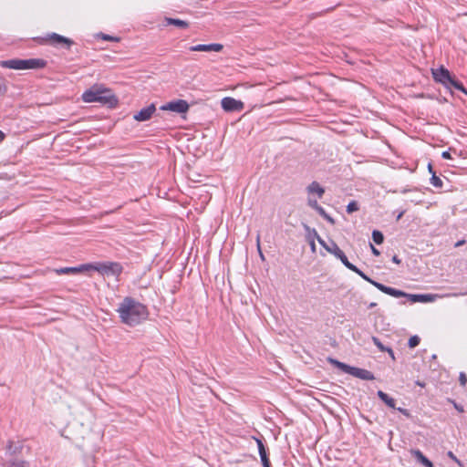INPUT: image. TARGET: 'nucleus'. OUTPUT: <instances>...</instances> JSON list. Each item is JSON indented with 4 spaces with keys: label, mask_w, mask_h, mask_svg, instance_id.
<instances>
[{
    "label": "nucleus",
    "mask_w": 467,
    "mask_h": 467,
    "mask_svg": "<svg viewBox=\"0 0 467 467\" xmlns=\"http://www.w3.org/2000/svg\"><path fill=\"white\" fill-rule=\"evenodd\" d=\"M88 265H81L78 267L59 268V269H57L56 272L58 275H77V274H79V273H82V272L88 271Z\"/></svg>",
    "instance_id": "nucleus-16"
},
{
    "label": "nucleus",
    "mask_w": 467,
    "mask_h": 467,
    "mask_svg": "<svg viewBox=\"0 0 467 467\" xmlns=\"http://www.w3.org/2000/svg\"><path fill=\"white\" fill-rule=\"evenodd\" d=\"M7 91V87L4 82L0 81V95H5Z\"/></svg>",
    "instance_id": "nucleus-35"
},
{
    "label": "nucleus",
    "mask_w": 467,
    "mask_h": 467,
    "mask_svg": "<svg viewBox=\"0 0 467 467\" xmlns=\"http://www.w3.org/2000/svg\"><path fill=\"white\" fill-rule=\"evenodd\" d=\"M387 352L389 353L392 359H395L394 352L390 348H387Z\"/></svg>",
    "instance_id": "nucleus-41"
},
{
    "label": "nucleus",
    "mask_w": 467,
    "mask_h": 467,
    "mask_svg": "<svg viewBox=\"0 0 467 467\" xmlns=\"http://www.w3.org/2000/svg\"><path fill=\"white\" fill-rule=\"evenodd\" d=\"M412 455L425 467H433V463L420 451H412Z\"/></svg>",
    "instance_id": "nucleus-17"
},
{
    "label": "nucleus",
    "mask_w": 467,
    "mask_h": 467,
    "mask_svg": "<svg viewBox=\"0 0 467 467\" xmlns=\"http://www.w3.org/2000/svg\"><path fill=\"white\" fill-rule=\"evenodd\" d=\"M260 458H261V462H262L263 467L270 466V461H269V458H268L267 455L262 456Z\"/></svg>",
    "instance_id": "nucleus-32"
},
{
    "label": "nucleus",
    "mask_w": 467,
    "mask_h": 467,
    "mask_svg": "<svg viewBox=\"0 0 467 467\" xmlns=\"http://www.w3.org/2000/svg\"><path fill=\"white\" fill-rule=\"evenodd\" d=\"M22 449V444L20 442H14L9 441L8 445L6 447L7 452H9L11 455H15L18 452H20Z\"/></svg>",
    "instance_id": "nucleus-22"
},
{
    "label": "nucleus",
    "mask_w": 467,
    "mask_h": 467,
    "mask_svg": "<svg viewBox=\"0 0 467 467\" xmlns=\"http://www.w3.org/2000/svg\"><path fill=\"white\" fill-rule=\"evenodd\" d=\"M359 209V206H358V202L356 201H351L348 205H347V212L348 213H352L356 211H358Z\"/></svg>",
    "instance_id": "nucleus-26"
},
{
    "label": "nucleus",
    "mask_w": 467,
    "mask_h": 467,
    "mask_svg": "<svg viewBox=\"0 0 467 467\" xmlns=\"http://www.w3.org/2000/svg\"><path fill=\"white\" fill-rule=\"evenodd\" d=\"M348 269L355 272L356 274H358L360 277H362L364 280L368 281V283H370L371 285H373L375 287H377L379 291L387 294V295H389L391 296H394V297H400V296H404L405 295V292L401 291V290H398L396 288H393V287H390V286H387L381 283H379V282H376L374 280H372L371 278H369L366 274H364L360 269H358L356 265H354L353 264L350 265V267H348Z\"/></svg>",
    "instance_id": "nucleus-5"
},
{
    "label": "nucleus",
    "mask_w": 467,
    "mask_h": 467,
    "mask_svg": "<svg viewBox=\"0 0 467 467\" xmlns=\"http://www.w3.org/2000/svg\"><path fill=\"white\" fill-rule=\"evenodd\" d=\"M432 75H433L434 79L437 82H441L445 87H447V85L449 84V82L451 81V79L452 78L451 76V73L449 72V70H447L443 67H441L436 70H432Z\"/></svg>",
    "instance_id": "nucleus-12"
},
{
    "label": "nucleus",
    "mask_w": 467,
    "mask_h": 467,
    "mask_svg": "<svg viewBox=\"0 0 467 467\" xmlns=\"http://www.w3.org/2000/svg\"><path fill=\"white\" fill-rule=\"evenodd\" d=\"M400 297H407V298H409V300L411 303H417V302L428 303V302H432L434 300V296L429 295V294L412 295V294L405 293L404 296H400Z\"/></svg>",
    "instance_id": "nucleus-15"
},
{
    "label": "nucleus",
    "mask_w": 467,
    "mask_h": 467,
    "mask_svg": "<svg viewBox=\"0 0 467 467\" xmlns=\"http://www.w3.org/2000/svg\"><path fill=\"white\" fill-rule=\"evenodd\" d=\"M417 384H418L419 386H421V387H423V386H424V383H421V382H420V381H417Z\"/></svg>",
    "instance_id": "nucleus-51"
},
{
    "label": "nucleus",
    "mask_w": 467,
    "mask_h": 467,
    "mask_svg": "<svg viewBox=\"0 0 467 467\" xmlns=\"http://www.w3.org/2000/svg\"><path fill=\"white\" fill-rule=\"evenodd\" d=\"M47 65V62L40 58H30V59H9L3 60L0 62V66L5 68H11L16 70L24 69H36L43 68Z\"/></svg>",
    "instance_id": "nucleus-3"
},
{
    "label": "nucleus",
    "mask_w": 467,
    "mask_h": 467,
    "mask_svg": "<svg viewBox=\"0 0 467 467\" xmlns=\"http://www.w3.org/2000/svg\"><path fill=\"white\" fill-rule=\"evenodd\" d=\"M313 235H314V238H316L317 240V242L325 248V246H328L325 241L318 235L317 232L313 229Z\"/></svg>",
    "instance_id": "nucleus-30"
},
{
    "label": "nucleus",
    "mask_w": 467,
    "mask_h": 467,
    "mask_svg": "<svg viewBox=\"0 0 467 467\" xmlns=\"http://www.w3.org/2000/svg\"><path fill=\"white\" fill-rule=\"evenodd\" d=\"M319 215H321L323 218L327 214L326 213V211L324 210L323 207H321L320 205L318 206V208L316 210Z\"/></svg>",
    "instance_id": "nucleus-36"
},
{
    "label": "nucleus",
    "mask_w": 467,
    "mask_h": 467,
    "mask_svg": "<svg viewBox=\"0 0 467 467\" xmlns=\"http://www.w3.org/2000/svg\"><path fill=\"white\" fill-rule=\"evenodd\" d=\"M446 88H454L455 89H458V90L467 94V90L463 87L462 83L457 81L453 78H451V81L449 82V84L447 85Z\"/></svg>",
    "instance_id": "nucleus-23"
},
{
    "label": "nucleus",
    "mask_w": 467,
    "mask_h": 467,
    "mask_svg": "<svg viewBox=\"0 0 467 467\" xmlns=\"http://www.w3.org/2000/svg\"><path fill=\"white\" fill-rule=\"evenodd\" d=\"M372 341L373 343L378 347V348L380 350V351H387V347H385L381 342L380 340L376 337H372Z\"/></svg>",
    "instance_id": "nucleus-29"
},
{
    "label": "nucleus",
    "mask_w": 467,
    "mask_h": 467,
    "mask_svg": "<svg viewBox=\"0 0 467 467\" xmlns=\"http://www.w3.org/2000/svg\"><path fill=\"white\" fill-rule=\"evenodd\" d=\"M307 202H308V205L311 208L315 209V210H317L318 208V206H319V204L317 203V200H313L311 198H308Z\"/></svg>",
    "instance_id": "nucleus-31"
},
{
    "label": "nucleus",
    "mask_w": 467,
    "mask_h": 467,
    "mask_svg": "<svg viewBox=\"0 0 467 467\" xmlns=\"http://www.w3.org/2000/svg\"><path fill=\"white\" fill-rule=\"evenodd\" d=\"M325 249L338 258L347 268L350 267L351 263L335 242L331 241L330 246H325Z\"/></svg>",
    "instance_id": "nucleus-11"
},
{
    "label": "nucleus",
    "mask_w": 467,
    "mask_h": 467,
    "mask_svg": "<svg viewBox=\"0 0 467 467\" xmlns=\"http://www.w3.org/2000/svg\"><path fill=\"white\" fill-rule=\"evenodd\" d=\"M464 243H465V241H464V240H460V241H458V242L455 244V246H456V247H459V246L462 245Z\"/></svg>",
    "instance_id": "nucleus-45"
},
{
    "label": "nucleus",
    "mask_w": 467,
    "mask_h": 467,
    "mask_svg": "<svg viewBox=\"0 0 467 467\" xmlns=\"http://www.w3.org/2000/svg\"><path fill=\"white\" fill-rule=\"evenodd\" d=\"M441 157L445 160L451 159V153L449 151H443L441 153Z\"/></svg>",
    "instance_id": "nucleus-39"
},
{
    "label": "nucleus",
    "mask_w": 467,
    "mask_h": 467,
    "mask_svg": "<svg viewBox=\"0 0 467 467\" xmlns=\"http://www.w3.org/2000/svg\"><path fill=\"white\" fill-rule=\"evenodd\" d=\"M2 467H29V463L24 460L14 459L5 462Z\"/></svg>",
    "instance_id": "nucleus-21"
},
{
    "label": "nucleus",
    "mask_w": 467,
    "mask_h": 467,
    "mask_svg": "<svg viewBox=\"0 0 467 467\" xmlns=\"http://www.w3.org/2000/svg\"><path fill=\"white\" fill-rule=\"evenodd\" d=\"M223 48V46L222 44H200V45H196V46H192L190 47V50L191 51H202V52H211V51H214V52H220L222 51Z\"/></svg>",
    "instance_id": "nucleus-14"
},
{
    "label": "nucleus",
    "mask_w": 467,
    "mask_h": 467,
    "mask_svg": "<svg viewBox=\"0 0 467 467\" xmlns=\"http://www.w3.org/2000/svg\"><path fill=\"white\" fill-rule=\"evenodd\" d=\"M256 443L258 446V451H259L260 457L267 455L265 445L262 442V441L259 439H256Z\"/></svg>",
    "instance_id": "nucleus-28"
},
{
    "label": "nucleus",
    "mask_w": 467,
    "mask_h": 467,
    "mask_svg": "<svg viewBox=\"0 0 467 467\" xmlns=\"http://www.w3.org/2000/svg\"><path fill=\"white\" fill-rule=\"evenodd\" d=\"M307 192L308 193L317 194L318 198H322L325 189L318 182H313L307 186Z\"/></svg>",
    "instance_id": "nucleus-18"
},
{
    "label": "nucleus",
    "mask_w": 467,
    "mask_h": 467,
    "mask_svg": "<svg viewBox=\"0 0 467 467\" xmlns=\"http://www.w3.org/2000/svg\"><path fill=\"white\" fill-rule=\"evenodd\" d=\"M392 261L395 263V264H400V259L397 256V255H394L392 257Z\"/></svg>",
    "instance_id": "nucleus-43"
},
{
    "label": "nucleus",
    "mask_w": 467,
    "mask_h": 467,
    "mask_svg": "<svg viewBox=\"0 0 467 467\" xmlns=\"http://www.w3.org/2000/svg\"><path fill=\"white\" fill-rule=\"evenodd\" d=\"M372 239L377 244H380L384 241L383 234L380 231L374 230L372 232Z\"/></svg>",
    "instance_id": "nucleus-24"
},
{
    "label": "nucleus",
    "mask_w": 467,
    "mask_h": 467,
    "mask_svg": "<svg viewBox=\"0 0 467 467\" xmlns=\"http://www.w3.org/2000/svg\"><path fill=\"white\" fill-rule=\"evenodd\" d=\"M324 219H326L327 222H329V223H332V224L335 223V222H334V219H333L331 216H329L328 214H327V215L324 217Z\"/></svg>",
    "instance_id": "nucleus-40"
},
{
    "label": "nucleus",
    "mask_w": 467,
    "mask_h": 467,
    "mask_svg": "<svg viewBox=\"0 0 467 467\" xmlns=\"http://www.w3.org/2000/svg\"><path fill=\"white\" fill-rule=\"evenodd\" d=\"M376 306H377L376 303H370L369 306H368V308H373Z\"/></svg>",
    "instance_id": "nucleus-49"
},
{
    "label": "nucleus",
    "mask_w": 467,
    "mask_h": 467,
    "mask_svg": "<svg viewBox=\"0 0 467 467\" xmlns=\"http://www.w3.org/2000/svg\"><path fill=\"white\" fill-rule=\"evenodd\" d=\"M5 139V134L3 131L0 130V142L3 141Z\"/></svg>",
    "instance_id": "nucleus-46"
},
{
    "label": "nucleus",
    "mask_w": 467,
    "mask_h": 467,
    "mask_svg": "<svg viewBox=\"0 0 467 467\" xmlns=\"http://www.w3.org/2000/svg\"><path fill=\"white\" fill-rule=\"evenodd\" d=\"M39 43H41V44L48 43L55 47L64 46L67 49H69L70 47L74 44V41L72 39L63 36L59 34L51 33V34H48L46 37L41 38L39 40Z\"/></svg>",
    "instance_id": "nucleus-8"
},
{
    "label": "nucleus",
    "mask_w": 467,
    "mask_h": 467,
    "mask_svg": "<svg viewBox=\"0 0 467 467\" xmlns=\"http://www.w3.org/2000/svg\"><path fill=\"white\" fill-rule=\"evenodd\" d=\"M103 38H104V39H112V38H111L110 36H104V37H103Z\"/></svg>",
    "instance_id": "nucleus-52"
},
{
    "label": "nucleus",
    "mask_w": 467,
    "mask_h": 467,
    "mask_svg": "<svg viewBox=\"0 0 467 467\" xmlns=\"http://www.w3.org/2000/svg\"><path fill=\"white\" fill-rule=\"evenodd\" d=\"M190 109L188 102L184 99H177L162 105L160 109L171 110L179 114L186 113Z\"/></svg>",
    "instance_id": "nucleus-9"
},
{
    "label": "nucleus",
    "mask_w": 467,
    "mask_h": 467,
    "mask_svg": "<svg viewBox=\"0 0 467 467\" xmlns=\"http://www.w3.org/2000/svg\"><path fill=\"white\" fill-rule=\"evenodd\" d=\"M431 183L436 188H441L443 185L441 179L438 177L435 172H432Z\"/></svg>",
    "instance_id": "nucleus-25"
},
{
    "label": "nucleus",
    "mask_w": 467,
    "mask_h": 467,
    "mask_svg": "<svg viewBox=\"0 0 467 467\" xmlns=\"http://www.w3.org/2000/svg\"><path fill=\"white\" fill-rule=\"evenodd\" d=\"M67 431L71 435L70 439L78 443L89 433V428L83 423L78 425L77 422H73L68 425Z\"/></svg>",
    "instance_id": "nucleus-7"
},
{
    "label": "nucleus",
    "mask_w": 467,
    "mask_h": 467,
    "mask_svg": "<svg viewBox=\"0 0 467 467\" xmlns=\"http://www.w3.org/2000/svg\"><path fill=\"white\" fill-rule=\"evenodd\" d=\"M221 106L227 112L241 111L244 107L241 100L231 97L223 98L221 101Z\"/></svg>",
    "instance_id": "nucleus-10"
},
{
    "label": "nucleus",
    "mask_w": 467,
    "mask_h": 467,
    "mask_svg": "<svg viewBox=\"0 0 467 467\" xmlns=\"http://www.w3.org/2000/svg\"><path fill=\"white\" fill-rule=\"evenodd\" d=\"M327 361L330 364L337 367V368L341 369L343 372L348 373V374H349L353 377H356L358 379H360L363 380H373L375 379L373 373L365 368L351 367L346 363H343V362L338 361L332 358H328Z\"/></svg>",
    "instance_id": "nucleus-4"
},
{
    "label": "nucleus",
    "mask_w": 467,
    "mask_h": 467,
    "mask_svg": "<svg viewBox=\"0 0 467 467\" xmlns=\"http://www.w3.org/2000/svg\"><path fill=\"white\" fill-rule=\"evenodd\" d=\"M165 22L167 25H172L180 28H187L189 26V23L187 21L177 18L165 17Z\"/></svg>",
    "instance_id": "nucleus-20"
},
{
    "label": "nucleus",
    "mask_w": 467,
    "mask_h": 467,
    "mask_svg": "<svg viewBox=\"0 0 467 467\" xmlns=\"http://www.w3.org/2000/svg\"><path fill=\"white\" fill-rule=\"evenodd\" d=\"M459 381H460V384H461L462 386H465V385H466V382H467V377H466V375H465L463 372H462V373L460 374Z\"/></svg>",
    "instance_id": "nucleus-33"
},
{
    "label": "nucleus",
    "mask_w": 467,
    "mask_h": 467,
    "mask_svg": "<svg viewBox=\"0 0 467 467\" xmlns=\"http://www.w3.org/2000/svg\"><path fill=\"white\" fill-rule=\"evenodd\" d=\"M82 99L87 103L98 102L103 105L114 107L118 103L112 91L101 84L93 85L82 94Z\"/></svg>",
    "instance_id": "nucleus-2"
},
{
    "label": "nucleus",
    "mask_w": 467,
    "mask_h": 467,
    "mask_svg": "<svg viewBox=\"0 0 467 467\" xmlns=\"http://www.w3.org/2000/svg\"><path fill=\"white\" fill-rule=\"evenodd\" d=\"M257 247H258L261 258L264 259V255H263V254L261 252V249H260L259 235L257 236Z\"/></svg>",
    "instance_id": "nucleus-42"
},
{
    "label": "nucleus",
    "mask_w": 467,
    "mask_h": 467,
    "mask_svg": "<svg viewBox=\"0 0 467 467\" xmlns=\"http://www.w3.org/2000/svg\"><path fill=\"white\" fill-rule=\"evenodd\" d=\"M403 214H404V212H403V211H402V212H400V213L398 214V216H397V220L399 221V220L403 216Z\"/></svg>",
    "instance_id": "nucleus-47"
},
{
    "label": "nucleus",
    "mask_w": 467,
    "mask_h": 467,
    "mask_svg": "<svg viewBox=\"0 0 467 467\" xmlns=\"http://www.w3.org/2000/svg\"><path fill=\"white\" fill-rule=\"evenodd\" d=\"M370 248L374 255L379 256L380 254V252L372 244H370Z\"/></svg>",
    "instance_id": "nucleus-37"
},
{
    "label": "nucleus",
    "mask_w": 467,
    "mask_h": 467,
    "mask_svg": "<svg viewBox=\"0 0 467 467\" xmlns=\"http://www.w3.org/2000/svg\"><path fill=\"white\" fill-rule=\"evenodd\" d=\"M117 312L122 323L134 327L148 317L147 307L132 297H125L119 305Z\"/></svg>",
    "instance_id": "nucleus-1"
},
{
    "label": "nucleus",
    "mask_w": 467,
    "mask_h": 467,
    "mask_svg": "<svg viewBox=\"0 0 467 467\" xmlns=\"http://www.w3.org/2000/svg\"><path fill=\"white\" fill-rule=\"evenodd\" d=\"M402 414L406 415V416H409V412L406 409H400L399 408L398 409Z\"/></svg>",
    "instance_id": "nucleus-44"
},
{
    "label": "nucleus",
    "mask_w": 467,
    "mask_h": 467,
    "mask_svg": "<svg viewBox=\"0 0 467 467\" xmlns=\"http://www.w3.org/2000/svg\"><path fill=\"white\" fill-rule=\"evenodd\" d=\"M428 169H429V171L432 174V172H435L433 170H432V166L431 164L428 165Z\"/></svg>",
    "instance_id": "nucleus-48"
},
{
    "label": "nucleus",
    "mask_w": 467,
    "mask_h": 467,
    "mask_svg": "<svg viewBox=\"0 0 467 467\" xmlns=\"http://www.w3.org/2000/svg\"><path fill=\"white\" fill-rule=\"evenodd\" d=\"M308 239H309V244H310L312 251H315L316 250V244H315L314 238H311V236L309 235Z\"/></svg>",
    "instance_id": "nucleus-38"
},
{
    "label": "nucleus",
    "mask_w": 467,
    "mask_h": 467,
    "mask_svg": "<svg viewBox=\"0 0 467 467\" xmlns=\"http://www.w3.org/2000/svg\"><path fill=\"white\" fill-rule=\"evenodd\" d=\"M378 397L389 408L396 409L395 400L382 390L377 392Z\"/></svg>",
    "instance_id": "nucleus-19"
},
{
    "label": "nucleus",
    "mask_w": 467,
    "mask_h": 467,
    "mask_svg": "<svg viewBox=\"0 0 467 467\" xmlns=\"http://www.w3.org/2000/svg\"><path fill=\"white\" fill-rule=\"evenodd\" d=\"M455 408L459 410V411H463L462 408V407H459L455 404Z\"/></svg>",
    "instance_id": "nucleus-50"
},
{
    "label": "nucleus",
    "mask_w": 467,
    "mask_h": 467,
    "mask_svg": "<svg viewBox=\"0 0 467 467\" xmlns=\"http://www.w3.org/2000/svg\"><path fill=\"white\" fill-rule=\"evenodd\" d=\"M88 270H96L99 273H100L103 275H112L117 276L119 275L121 271L122 267L118 263H103V264H97V265H91L88 264Z\"/></svg>",
    "instance_id": "nucleus-6"
},
{
    "label": "nucleus",
    "mask_w": 467,
    "mask_h": 467,
    "mask_svg": "<svg viewBox=\"0 0 467 467\" xmlns=\"http://www.w3.org/2000/svg\"><path fill=\"white\" fill-rule=\"evenodd\" d=\"M420 337L418 336H412L410 337L408 345L410 348L417 347L420 344Z\"/></svg>",
    "instance_id": "nucleus-27"
},
{
    "label": "nucleus",
    "mask_w": 467,
    "mask_h": 467,
    "mask_svg": "<svg viewBox=\"0 0 467 467\" xmlns=\"http://www.w3.org/2000/svg\"><path fill=\"white\" fill-rule=\"evenodd\" d=\"M156 108L154 104H150L148 107L140 109L139 112H137L133 119L137 121H146L149 120L153 113L155 112Z\"/></svg>",
    "instance_id": "nucleus-13"
},
{
    "label": "nucleus",
    "mask_w": 467,
    "mask_h": 467,
    "mask_svg": "<svg viewBox=\"0 0 467 467\" xmlns=\"http://www.w3.org/2000/svg\"><path fill=\"white\" fill-rule=\"evenodd\" d=\"M448 456L459 465H462L461 461L454 455L452 451L448 452Z\"/></svg>",
    "instance_id": "nucleus-34"
}]
</instances>
